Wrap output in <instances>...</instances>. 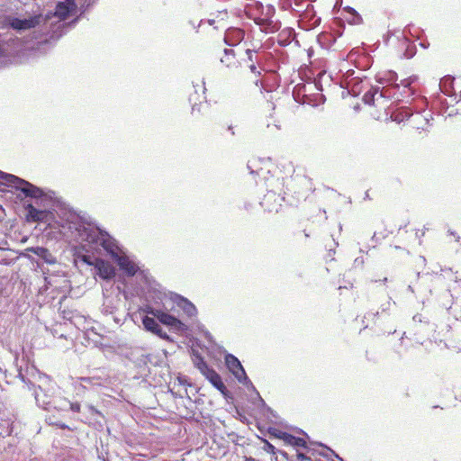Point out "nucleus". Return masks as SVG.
Masks as SVG:
<instances>
[{
    "mask_svg": "<svg viewBox=\"0 0 461 461\" xmlns=\"http://www.w3.org/2000/svg\"><path fill=\"white\" fill-rule=\"evenodd\" d=\"M394 87H384L380 90L378 86L371 87L369 91H373L375 93V96L379 93L381 97H394L395 93H393Z\"/></svg>",
    "mask_w": 461,
    "mask_h": 461,
    "instance_id": "aec40b11",
    "label": "nucleus"
},
{
    "mask_svg": "<svg viewBox=\"0 0 461 461\" xmlns=\"http://www.w3.org/2000/svg\"><path fill=\"white\" fill-rule=\"evenodd\" d=\"M244 37V32L240 29H229L224 36V41L227 45L234 46L240 43Z\"/></svg>",
    "mask_w": 461,
    "mask_h": 461,
    "instance_id": "f8f14e48",
    "label": "nucleus"
},
{
    "mask_svg": "<svg viewBox=\"0 0 461 461\" xmlns=\"http://www.w3.org/2000/svg\"><path fill=\"white\" fill-rule=\"evenodd\" d=\"M221 62L224 64L227 68L234 67L237 63V60L233 50L225 49L224 56L221 58Z\"/></svg>",
    "mask_w": 461,
    "mask_h": 461,
    "instance_id": "f3484780",
    "label": "nucleus"
},
{
    "mask_svg": "<svg viewBox=\"0 0 461 461\" xmlns=\"http://www.w3.org/2000/svg\"><path fill=\"white\" fill-rule=\"evenodd\" d=\"M366 104H373L375 102V93L373 91H367L363 97Z\"/></svg>",
    "mask_w": 461,
    "mask_h": 461,
    "instance_id": "a878e982",
    "label": "nucleus"
},
{
    "mask_svg": "<svg viewBox=\"0 0 461 461\" xmlns=\"http://www.w3.org/2000/svg\"><path fill=\"white\" fill-rule=\"evenodd\" d=\"M148 313L158 319L161 323L170 327L177 328L182 324L179 320L160 310L150 309L148 311Z\"/></svg>",
    "mask_w": 461,
    "mask_h": 461,
    "instance_id": "6e6552de",
    "label": "nucleus"
},
{
    "mask_svg": "<svg viewBox=\"0 0 461 461\" xmlns=\"http://www.w3.org/2000/svg\"><path fill=\"white\" fill-rule=\"evenodd\" d=\"M210 383L218 389L224 397H230V392L227 390L225 384L221 381V376L216 373H210V376L207 378Z\"/></svg>",
    "mask_w": 461,
    "mask_h": 461,
    "instance_id": "2eb2a0df",
    "label": "nucleus"
},
{
    "mask_svg": "<svg viewBox=\"0 0 461 461\" xmlns=\"http://www.w3.org/2000/svg\"><path fill=\"white\" fill-rule=\"evenodd\" d=\"M344 10L350 14V17L347 18L348 22L349 23H351V24L362 23L363 20H362L361 15L354 8L348 6Z\"/></svg>",
    "mask_w": 461,
    "mask_h": 461,
    "instance_id": "6ab92c4d",
    "label": "nucleus"
},
{
    "mask_svg": "<svg viewBox=\"0 0 461 461\" xmlns=\"http://www.w3.org/2000/svg\"><path fill=\"white\" fill-rule=\"evenodd\" d=\"M32 387L37 405L46 411H50V403L56 395L55 384L50 379L45 378L37 387L33 384Z\"/></svg>",
    "mask_w": 461,
    "mask_h": 461,
    "instance_id": "20e7f679",
    "label": "nucleus"
},
{
    "mask_svg": "<svg viewBox=\"0 0 461 461\" xmlns=\"http://www.w3.org/2000/svg\"><path fill=\"white\" fill-rule=\"evenodd\" d=\"M78 231L83 240L101 245L128 276H133L137 273L139 267L127 256L119 254V248L115 240L107 232L90 225L84 226Z\"/></svg>",
    "mask_w": 461,
    "mask_h": 461,
    "instance_id": "f03ea898",
    "label": "nucleus"
},
{
    "mask_svg": "<svg viewBox=\"0 0 461 461\" xmlns=\"http://www.w3.org/2000/svg\"><path fill=\"white\" fill-rule=\"evenodd\" d=\"M294 447H307L306 441L302 438L294 437Z\"/></svg>",
    "mask_w": 461,
    "mask_h": 461,
    "instance_id": "cd10ccee",
    "label": "nucleus"
},
{
    "mask_svg": "<svg viewBox=\"0 0 461 461\" xmlns=\"http://www.w3.org/2000/svg\"><path fill=\"white\" fill-rule=\"evenodd\" d=\"M281 439L284 440V442L285 444L293 446L294 440V436L285 432L284 434H282Z\"/></svg>",
    "mask_w": 461,
    "mask_h": 461,
    "instance_id": "bb28decb",
    "label": "nucleus"
},
{
    "mask_svg": "<svg viewBox=\"0 0 461 461\" xmlns=\"http://www.w3.org/2000/svg\"><path fill=\"white\" fill-rule=\"evenodd\" d=\"M254 53H255V51H254V50H252L248 49V50H246V54H247V56H248V60H249V62H251V64H252V63H254V64H259V60H258V56H257V55H255Z\"/></svg>",
    "mask_w": 461,
    "mask_h": 461,
    "instance_id": "393cba45",
    "label": "nucleus"
},
{
    "mask_svg": "<svg viewBox=\"0 0 461 461\" xmlns=\"http://www.w3.org/2000/svg\"><path fill=\"white\" fill-rule=\"evenodd\" d=\"M75 5L73 2L64 3L59 2L56 5V10L53 14H48L46 15L37 14L30 18L20 19L10 14L0 15V28L7 29L12 28L19 33L23 31L35 28L37 25L47 23L52 18H58V22L50 23L51 32H48L50 34L49 38L39 42H48L50 41H56L62 35V30L65 25L64 21L68 17L69 13L74 8Z\"/></svg>",
    "mask_w": 461,
    "mask_h": 461,
    "instance_id": "f257e3e1",
    "label": "nucleus"
},
{
    "mask_svg": "<svg viewBox=\"0 0 461 461\" xmlns=\"http://www.w3.org/2000/svg\"><path fill=\"white\" fill-rule=\"evenodd\" d=\"M255 23L266 32H275L280 29L279 22L267 19L263 15L256 18Z\"/></svg>",
    "mask_w": 461,
    "mask_h": 461,
    "instance_id": "9b49d317",
    "label": "nucleus"
},
{
    "mask_svg": "<svg viewBox=\"0 0 461 461\" xmlns=\"http://www.w3.org/2000/svg\"><path fill=\"white\" fill-rule=\"evenodd\" d=\"M268 432L271 436L275 437V438H282V434H284L285 432L284 431H281L276 428H270L268 429Z\"/></svg>",
    "mask_w": 461,
    "mask_h": 461,
    "instance_id": "c85d7f7f",
    "label": "nucleus"
},
{
    "mask_svg": "<svg viewBox=\"0 0 461 461\" xmlns=\"http://www.w3.org/2000/svg\"><path fill=\"white\" fill-rule=\"evenodd\" d=\"M178 302L177 304L183 309V311L188 315V316H194L196 313V308L195 306L187 301L186 299L177 296Z\"/></svg>",
    "mask_w": 461,
    "mask_h": 461,
    "instance_id": "dca6fc26",
    "label": "nucleus"
},
{
    "mask_svg": "<svg viewBox=\"0 0 461 461\" xmlns=\"http://www.w3.org/2000/svg\"><path fill=\"white\" fill-rule=\"evenodd\" d=\"M28 251L35 254L45 263L53 265L56 263V258L50 252V250L43 247H32L27 249Z\"/></svg>",
    "mask_w": 461,
    "mask_h": 461,
    "instance_id": "9d476101",
    "label": "nucleus"
},
{
    "mask_svg": "<svg viewBox=\"0 0 461 461\" xmlns=\"http://www.w3.org/2000/svg\"><path fill=\"white\" fill-rule=\"evenodd\" d=\"M267 451L274 453L275 452V447L271 445L270 443H267Z\"/></svg>",
    "mask_w": 461,
    "mask_h": 461,
    "instance_id": "4c0bfd02",
    "label": "nucleus"
},
{
    "mask_svg": "<svg viewBox=\"0 0 461 461\" xmlns=\"http://www.w3.org/2000/svg\"><path fill=\"white\" fill-rule=\"evenodd\" d=\"M46 422L48 424H50V425L56 426V427L59 428V429H69L68 426H67L65 423H63L61 421H59V420H55L53 416H47L46 417Z\"/></svg>",
    "mask_w": 461,
    "mask_h": 461,
    "instance_id": "4be33fe9",
    "label": "nucleus"
},
{
    "mask_svg": "<svg viewBox=\"0 0 461 461\" xmlns=\"http://www.w3.org/2000/svg\"><path fill=\"white\" fill-rule=\"evenodd\" d=\"M412 82H413V80L411 78H407V79L402 80L401 85L404 88L408 89V91H410L411 90L410 86H411Z\"/></svg>",
    "mask_w": 461,
    "mask_h": 461,
    "instance_id": "7c9ffc66",
    "label": "nucleus"
},
{
    "mask_svg": "<svg viewBox=\"0 0 461 461\" xmlns=\"http://www.w3.org/2000/svg\"><path fill=\"white\" fill-rule=\"evenodd\" d=\"M304 2V0H294V6L298 8V12H300V9L303 8V3Z\"/></svg>",
    "mask_w": 461,
    "mask_h": 461,
    "instance_id": "72a5a7b5",
    "label": "nucleus"
},
{
    "mask_svg": "<svg viewBox=\"0 0 461 461\" xmlns=\"http://www.w3.org/2000/svg\"><path fill=\"white\" fill-rule=\"evenodd\" d=\"M297 459L299 461H303V460H306V459H309L303 453H297Z\"/></svg>",
    "mask_w": 461,
    "mask_h": 461,
    "instance_id": "e433bc0d",
    "label": "nucleus"
},
{
    "mask_svg": "<svg viewBox=\"0 0 461 461\" xmlns=\"http://www.w3.org/2000/svg\"><path fill=\"white\" fill-rule=\"evenodd\" d=\"M27 211V218L33 222L47 221L50 218V212L46 209H37L32 204L29 203L25 207Z\"/></svg>",
    "mask_w": 461,
    "mask_h": 461,
    "instance_id": "0eeeda50",
    "label": "nucleus"
},
{
    "mask_svg": "<svg viewBox=\"0 0 461 461\" xmlns=\"http://www.w3.org/2000/svg\"><path fill=\"white\" fill-rule=\"evenodd\" d=\"M194 364L200 371L206 369L207 364L200 355H194Z\"/></svg>",
    "mask_w": 461,
    "mask_h": 461,
    "instance_id": "5701e85b",
    "label": "nucleus"
},
{
    "mask_svg": "<svg viewBox=\"0 0 461 461\" xmlns=\"http://www.w3.org/2000/svg\"><path fill=\"white\" fill-rule=\"evenodd\" d=\"M142 323L147 330L151 331L152 333L159 336L160 338L166 337V334L163 333L162 329L155 320V317L145 316L142 319Z\"/></svg>",
    "mask_w": 461,
    "mask_h": 461,
    "instance_id": "ddd939ff",
    "label": "nucleus"
},
{
    "mask_svg": "<svg viewBox=\"0 0 461 461\" xmlns=\"http://www.w3.org/2000/svg\"><path fill=\"white\" fill-rule=\"evenodd\" d=\"M249 69L252 73L257 74L258 76L260 75V71L258 70V68L256 64L252 63L249 65Z\"/></svg>",
    "mask_w": 461,
    "mask_h": 461,
    "instance_id": "473e14b6",
    "label": "nucleus"
},
{
    "mask_svg": "<svg viewBox=\"0 0 461 461\" xmlns=\"http://www.w3.org/2000/svg\"><path fill=\"white\" fill-rule=\"evenodd\" d=\"M84 261L86 262L88 265H92V263L88 261L86 258H84Z\"/></svg>",
    "mask_w": 461,
    "mask_h": 461,
    "instance_id": "a19ab883",
    "label": "nucleus"
},
{
    "mask_svg": "<svg viewBox=\"0 0 461 461\" xmlns=\"http://www.w3.org/2000/svg\"><path fill=\"white\" fill-rule=\"evenodd\" d=\"M395 99H396L397 101H400V97H399V96H396V97H395Z\"/></svg>",
    "mask_w": 461,
    "mask_h": 461,
    "instance_id": "79ce46f5",
    "label": "nucleus"
},
{
    "mask_svg": "<svg viewBox=\"0 0 461 461\" xmlns=\"http://www.w3.org/2000/svg\"><path fill=\"white\" fill-rule=\"evenodd\" d=\"M414 55V51L412 50H407L404 56L407 58V59H411L412 58Z\"/></svg>",
    "mask_w": 461,
    "mask_h": 461,
    "instance_id": "c9c22d12",
    "label": "nucleus"
},
{
    "mask_svg": "<svg viewBox=\"0 0 461 461\" xmlns=\"http://www.w3.org/2000/svg\"><path fill=\"white\" fill-rule=\"evenodd\" d=\"M69 407V401L62 397L60 395H55L54 398H52L50 403V411L56 410L58 411L63 412L68 411Z\"/></svg>",
    "mask_w": 461,
    "mask_h": 461,
    "instance_id": "4468645a",
    "label": "nucleus"
},
{
    "mask_svg": "<svg viewBox=\"0 0 461 461\" xmlns=\"http://www.w3.org/2000/svg\"><path fill=\"white\" fill-rule=\"evenodd\" d=\"M27 42L28 41H23L12 32L0 34V63H2V59L19 51Z\"/></svg>",
    "mask_w": 461,
    "mask_h": 461,
    "instance_id": "39448f33",
    "label": "nucleus"
},
{
    "mask_svg": "<svg viewBox=\"0 0 461 461\" xmlns=\"http://www.w3.org/2000/svg\"><path fill=\"white\" fill-rule=\"evenodd\" d=\"M68 411H71L73 412H79L80 411V404L78 402H69Z\"/></svg>",
    "mask_w": 461,
    "mask_h": 461,
    "instance_id": "c756f323",
    "label": "nucleus"
},
{
    "mask_svg": "<svg viewBox=\"0 0 461 461\" xmlns=\"http://www.w3.org/2000/svg\"><path fill=\"white\" fill-rule=\"evenodd\" d=\"M215 372L212 368H211L208 365L206 366V369H203V371H201V373L206 377L208 378L210 376V373H213Z\"/></svg>",
    "mask_w": 461,
    "mask_h": 461,
    "instance_id": "2f4dec72",
    "label": "nucleus"
},
{
    "mask_svg": "<svg viewBox=\"0 0 461 461\" xmlns=\"http://www.w3.org/2000/svg\"><path fill=\"white\" fill-rule=\"evenodd\" d=\"M320 445H321V447H325V446H324V445H322V444H320ZM326 448H327L328 450H330V451L331 452V454H332L335 457H337V458H338V461H343V459H342L340 456H339V455H337L333 450H331L330 448H329V447H326Z\"/></svg>",
    "mask_w": 461,
    "mask_h": 461,
    "instance_id": "f704fd0d",
    "label": "nucleus"
},
{
    "mask_svg": "<svg viewBox=\"0 0 461 461\" xmlns=\"http://www.w3.org/2000/svg\"><path fill=\"white\" fill-rule=\"evenodd\" d=\"M258 5H259L260 7L262 8V15L267 19L273 20L272 18L276 14L275 7L272 5H266V7H264L261 3H258Z\"/></svg>",
    "mask_w": 461,
    "mask_h": 461,
    "instance_id": "412c9836",
    "label": "nucleus"
},
{
    "mask_svg": "<svg viewBox=\"0 0 461 461\" xmlns=\"http://www.w3.org/2000/svg\"><path fill=\"white\" fill-rule=\"evenodd\" d=\"M248 168L250 170V173H251V174H254V173H255V171H254L253 169H251V168H250V166H249V165H248Z\"/></svg>",
    "mask_w": 461,
    "mask_h": 461,
    "instance_id": "ea45409f",
    "label": "nucleus"
},
{
    "mask_svg": "<svg viewBox=\"0 0 461 461\" xmlns=\"http://www.w3.org/2000/svg\"><path fill=\"white\" fill-rule=\"evenodd\" d=\"M95 268L98 271L99 276L103 279H111L115 276L114 267L104 260H98L95 264Z\"/></svg>",
    "mask_w": 461,
    "mask_h": 461,
    "instance_id": "1a4fd4ad",
    "label": "nucleus"
},
{
    "mask_svg": "<svg viewBox=\"0 0 461 461\" xmlns=\"http://www.w3.org/2000/svg\"><path fill=\"white\" fill-rule=\"evenodd\" d=\"M397 74L394 72V71H387L384 77H379L378 78V82L383 84V83H388L390 85H392L391 87H394V89L398 88L399 87V85L398 84H395L396 80H397Z\"/></svg>",
    "mask_w": 461,
    "mask_h": 461,
    "instance_id": "a211bd4d",
    "label": "nucleus"
},
{
    "mask_svg": "<svg viewBox=\"0 0 461 461\" xmlns=\"http://www.w3.org/2000/svg\"><path fill=\"white\" fill-rule=\"evenodd\" d=\"M305 91H306V86L304 84H298L294 87V92H293L294 99L296 101H299L297 95H299L301 93H304Z\"/></svg>",
    "mask_w": 461,
    "mask_h": 461,
    "instance_id": "b1692460",
    "label": "nucleus"
},
{
    "mask_svg": "<svg viewBox=\"0 0 461 461\" xmlns=\"http://www.w3.org/2000/svg\"><path fill=\"white\" fill-rule=\"evenodd\" d=\"M90 410L92 411V412L100 414V412L95 407H93V406L90 407Z\"/></svg>",
    "mask_w": 461,
    "mask_h": 461,
    "instance_id": "58836bf2",
    "label": "nucleus"
},
{
    "mask_svg": "<svg viewBox=\"0 0 461 461\" xmlns=\"http://www.w3.org/2000/svg\"><path fill=\"white\" fill-rule=\"evenodd\" d=\"M0 184L13 186L17 190H20L25 196L36 198L41 200V203L50 196L47 195L42 189L31 184L30 182L22 179L14 175L5 173L0 170ZM36 203L40 205L39 201Z\"/></svg>",
    "mask_w": 461,
    "mask_h": 461,
    "instance_id": "7ed1b4c3",
    "label": "nucleus"
},
{
    "mask_svg": "<svg viewBox=\"0 0 461 461\" xmlns=\"http://www.w3.org/2000/svg\"><path fill=\"white\" fill-rule=\"evenodd\" d=\"M225 363L230 371L236 376V378L243 383L248 380L245 370L242 367L240 360L231 354L225 356Z\"/></svg>",
    "mask_w": 461,
    "mask_h": 461,
    "instance_id": "423d86ee",
    "label": "nucleus"
}]
</instances>
